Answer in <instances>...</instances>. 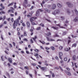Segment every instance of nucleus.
<instances>
[{"label":"nucleus","mask_w":78,"mask_h":78,"mask_svg":"<svg viewBox=\"0 0 78 78\" xmlns=\"http://www.w3.org/2000/svg\"><path fill=\"white\" fill-rule=\"evenodd\" d=\"M65 50L66 51H69V49L67 48H65Z\"/></svg>","instance_id":"obj_34"},{"label":"nucleus","mask_w":78,"mask_h":78,"mask_svg":"<svg viewBox=\"0 0 78 78\" xmlns=\"http://www.w3.org/2000/svg\"><path fill=\"white\" fill-rule=\"evenodd\" d=\"M37 36H35V37L34 38H32V39H33L34 41L35 42H36V39H37Z\"/></svg>","instance_id":"obj_12"},{"label":"nucleus","mask_w":78,"mask_h":78,"mask_svg":"<svg viewBox=\"0 0 78 78\" xmlns=\"http://www.w3.org/2000/svg\"><path fill=\"white\" fill-rule=\"evenodd\" d=\"M24 69H27V70H28V67L27 66H25L24 67Z\"/></svg>","instance_id":"obj_52"},{"label":"nucleus","mask_w":78,"mask_h":78,"mask_svg":"<svg viewBox=\"0 0 78 78\" xmlns=\"http://www.w3.org/2000/svg\"><path fill=\"white\" fill-rule=\"evenodd\" d=\"M54 37H59V35L57 34H56L55 36H54Z\"/></svg>","instance_id":"obj_59"},{"label":"nucleus","mask_w":78,"mask_h":78,"mask_svg":"<svg viewBox=\"0 0 78 78\" xmlns=\"http://www.w3.org/2000/svg\"><path fill=\"white\" fill-rule=\"evenodd\" d=\"M30 6H31L30 4H27V6H28V7H30Z\"/></svg>","instance_id":"obj_63"},{"label":"nucleus","mask_w":78,"mask_h":78,"mask_svg":"<svg viewBox=\"0 0 78 78\" xmlns=\"http://www.w3.org/2000/svg\"><path fill=\"white\" fill-rule=\"evenodd\" d=\"M52 28H53L54 30H58V28L56 27H52Z\"/></svg>","instance_id":"obj_17"},{"label":"nucleus","mask_w":78,"mask_h":78,"mask_svg":"<svg viewBox=\"0 0 78 78\" xmlns=\"http://www.w3.org/2000/svg\"><path fill=\"white\" fill-rule=\"evenodd\" d=\"M9 45L10 46L9 47L10 48H12V44H9Z\"/></svg>","instance_id":"obj_44"},{"label":"nucleus","mask_w":78,"mask_h":78,"mask_svg":"<svg viewBox=\"0 0 78 78\" xmlns=\"http://www.w3.org/2000/svg\"><path fill=\"white\" fill-rule=\"evenodd\" d=\"M11 9H12V11H11V12H13V13H14V11H13L14 10V8H13L12 7H11Z\"/></svg>","instance_id":"obj_31"},{"label":"nucleus","mask_w":78,"mask_h":78,"mask_svg":"<svg viewBox=\"0 0 78 78\" xmlns=\"http://www.w3.org/2000/svg\"><path fill=\"white\" fill-rule=\"evenodd\" d=\"M39 55V54H38V53H36V54L34 55V56H38Z\"/></svg>","instance_id":"obj_53"},{"label":"nucleus","mask_w":78,"mask_h":78,"mask_svg":"<svg viewBox=\"0 0 78 78\" xmlns=\"http://www.w3.org/2000/svg\"><path fill=\"white\" fill-rule=\"evenodd\" d=\"M5 17H6V16H3V18L2 19L3 21L4 20H5Z\"/></svg>","instance_id":"obj_49"},{"label":"nucleus","mask_w":78,"mask_h":78,"mask_svg":"<svg viewBox=\"0 0 78 78\" xmlns=\"http://www.w3.org/2000/svg\"><path fill=\"white\" fill-rule=\"evenodd\" d=\"M76 46V44L75 43L73 44L72 46V47H75Z\"/></svg>","instance_id":"obj_23"},{"label":"nucleus","mask_w":78,"mask_h":78,"mask_svg":"<svg viewBox=\"0 0 78 78\" xmlns=\"http://www.w3.org/2000/svg\"><path fill=\"white\" fill-rule=\"evenodd\" d=\"M39 25H41L43 27H44V24L42 23H41V24H39Z\"/></svg>","instance_id":"obj_33"},{"label":"nucleus","mask_w":78,"mask_h":78,"mask_svg":"<svg viewBox=\"0 0 78 78\" xmlns=\"http://www.w3.org/2000/svg\"><path fill=\"white\" fill-rule=\"evenodd\" d=\"M11 21L12 22H13V21H14V19H13V18H12L11 19Z\"/></svg>","instance_id":"obj_56"},{"label":"nucleus","mask_w":78,"mask_h":78,"mask_svg":"<svg viewBox=\"0 0 78 78\" xmlns=\"http://www.w3.org/2000/svg\"><path fill=\"white\" fill-rule=\"evenodd\" d=\"M5 14V12H0V14Z\"/></svg>","instance_id":"obj_32"},{"label":"nucleus","mask_w":78,"mask_h":78,"mask_svg":"<svg viewBox=\"0 0 78 78\" xmlns=\"http://www.w3.org/2000/svg\"><path fill=\"white\" fill-rule=\"evenodd\" d=\"M26 53L27 54H30V52H29L28 51H26Z\"/></svg>","instance_id":"obj_46"},{"label":"nucleus","mask_w":78,"mask_h":78,"mask_svg":"<svg viewBox=\"0 0 78 78\" xmlns=\"http://www.w3.org/2000/svg\"><path fill=\"white\" fill-rule=\"evenodd\" d=\"M61 18L62 19V20H63L64 19V17L63 16H61Z\"/></svg>","instance_id":"obj_43"},{"label":"nucleus","mask_w":78,"mask_h":78,"mask_svg":"<svg viewBox=\"0 0 78 78\" xmlns=\"http://www.w3.org/2000/svg\"><path fill=\"white\" fill-rule=\"evenodd\" d=\"M44 3H45V1H43L42 2V3H41V5L42 7H43V5H42V4L43 5H44Z\"/></svg>","instance_id":"obj_29"},{"label":"nucleus","mask_w":78,"mask_h":78,"mask_svg":"<svg viewBox=\"0 0 78 78\" xmlns=\"http://www.w3.org/2000/svg\"><path fill=\"white\" fill-rule=\"evenodd\" d=\"M72 59L73 60H76V56L75 55H74L73 56V57L72 58Z\"/></svg>","instance_id":"obj_20"},{"label":"nucleus","mask_w":78,"mask_h":78,"mask_svg":"<svg viewBox=\"0 0 78 78\" xmlns=\"http://www.w3.org/2000/svg\"><path fill=\"white\" fill-rule=\"evenodd\" d=\"M6 23H7L6 21H5L4 22L3 24L4 25H5L6 24Z\"/></svg>","instance_id":"obj_51"},{"label":"nucleus","mask_w":78,"mask_h":78,"mask_svg":"<svg viewBox=\"0 0 78 78\" xmlns=\"http://www.w3.org/2000/svg\"><path fill=\"white\" fill-rule=\"evenodd\" d=\"M60 12L59 10H56L54 11V12H52V14L54 15H56V14H59Z\"/></svg>","instance_id":"obj_2"},{"label":"nucleus","mask_w":78,"mask_h":78,"mask_svg":"<svg viewBox=\"0 0 78 78\" xmlns=\"http://www.w3.org/2000/svg\"><path fill=\"white\" fill-rule=\"evenodd\" d=\"M67 12L68 14H70V11H69V10H67Z\"/></svg>","instance_id":"obj_42"},{"label":"nucleus","mask_w":78,"mask_h":78,"mask_svg":"<svg viewBox=\"0 0 78 78\" xmlns=\"http://www.w3.org/2000/svg\"><path fill=\"white\" fill-rule=\"evenodd\" d=\"M46 36H50L51 35V33L50 32H48L47 34H46Z\"/></svg>","instance_id":"obj_21"},{"label":"nucleus","mask_w":78,"mask_h":78,"mask_svg":"<svg viewBox=\"0 0 78 78\" xmlns=\"http://www.w3.org/2000/svg\"><path fill=\"white\" fill-rule=\"evenodd\" d=\"M30 41L31 44H33L34 42L32 39H31Z\"/></svg>","instance_id":"obj_36"},{"label":"nucleus","mask_w":78,"mask_h":78,"mask_svg":"<svg viewBox=\"0 0 78 78\" xmlns=\"http://www.w3.org/2000/svg\"><path fill=\"white\" fill-rule=\"evenodd\" d=\"M26 24L27 25V27L30 28V22L27 21L26 22Z\"/></svg>","instance_id":"obj_8"},{"label":"nucleus","mask_w":78,"mask_h":78,"mask_svg":"<svg viewBox=\"0 0 78 78\" xmlns=\"http://www.w3.org/2000/svg\"><path fill=\"white\" fill-rule=\"evenodd\" d=\"M27 4H26V3H23V6L25 8H27V6L26 5Z\"/></svg>","instance_id":"obj_16"},{"label":"nucleus","mask_w":78,"mask_h":78,"mask_svg":"<svg viewBox=\"0 0 78 78\" xmlns=\"http://www.w3.org/2000/svg\"><path fill=\"white\" fill-rule=\"evenodd\" d=\"M73 22H78V17H76L75 18H74L73 20Z\"/></svg>","instance_id":"obj_6"},{"label":"nucleus","mask_w":78,"mask_h":78,"mask_svg":"<svg viewBox=\"0 0 78 78\" xmlns=\"http://www.w3.org/2000/svg\"><path fill=\"white\" fill-rule=\"evenodd\" d=\"M24 41H28V39H27V38H25L24 39H23Z\"/></svg>","instance_id":"obj_57"},{"label":"nucleus","mask_w":78,"mask_h":78,"mask_svg":"<svg viewBox=\"0 0 78 78\" xmlns=\"http://www.w3.org/2000/svg\"><path fill=\"white\" fill-rule=\"evenodd\" d=\"M31 65L33 66H36V64L34 63H32Z\"/></svg>","instance_id":"obj_39"},{"label":"nucleus","mask_w":78,"mask_h":78,"mask_svg":"<svg viewBox=\"0 0 78 78\" xmlns=\"http://www.w3.org/2000/svg\"><path fill=\"white\" fill-rule=\"evenodd\" d=\"M13 65H15V66H17V64L16 62H14V63H13Z\"/></svg>","instance_id":"obj_45"},{"label":"nucleus","mask_w":78,"mask_h":78,"mask_svg":"<svg viewBox=\"0 0 78 78\" xmlns=\"http://www.w3.org/2000/svg\"><path fill=\"white\" fill-rule=\"evenodd\" d=\"M22 25L23 27H25V23H23Z\"/></svg>","instance_id":"obj_60"},{"label":"nucleus","mask_w":78,"mask_h":78,"mask_svg":"<svg viewBox=\"0 0 78 78\" xmlns=\"http://www.w3.org/2000/svg\"><path fill=\"white\" fill-rule=\"evenodd\" d=\"M6 62H5L4 63V64L5 66H6Z\"/></svg>","instance_id":"obj_64"},{"label":"nucleus","mask_w":78,"mask_h":78,"mask_svg":"<svg viewBox=\"0 0 78 78\" xmlns=\"http://www.w3.org/2000/svg\"><path fill=\"white\" fill-rule=\"evenodd\" d=\"M63 47L62 46H60L59 47V49L60 50H62Z\"/></svg>","instance_id":"obj_30"},{"label":"nucleus","mask_w":78,"mask_h":78,"mask_svg":"<svg viewBox=\"0 0 78 78\" xmlns=\"http://www.w3.org/2000/svg\"><path fill=\"white\" fill-rule=\"evenodd\" d=\"M31 22L33 25H36V24H35V23L33 22V21H32V22Z\"/></svg>","instance_id":"obj_47"},{"label":"nucleus","mask_w":78,"mask_h":78,"mask_svg":"<svg viewBox=\"0 0 78 78\" xmlns=\"http://www.w3.org/2000/svg\"><path fill=\"white\" fill-rule=\"evenodd\" d=\"M23 35L24 36H27V32H24L23 33Z\"/></svg>","instance_id":"obj_28"},{"label":"nucleus","mask_w":78,"mask_h":78,"mask_svg":"<svg viewBox=\"0 0 78 78\" xmlns=\"http://www.w3.org/2000/svg\"><path fill=\"white\" fill-rule=\"evenodd\" d=\"M45 69H46V67H41V70H42V71H44L45 70Z\"/></svg>","instance_id":"obj_11"},{"label":"nucleus","mask_w":78,"mask_h":78,"mask_svg":"<svg viewBox=\"0 0 78 78\" xmlns=\"http://www.w3.org/2000/svg\"><path fill=\"white\" fill-rule=\"evenodd\" d=\"M51 50H55V47L53 46L51 47Z\"/></svg>","instance_id":"obj_27"},{"label":"nucleus","mask_w":78,"mask_h":78,"mask_svg":"<svg viewBox=\"0 0 78 78\" xmlns=\"http://www.w3.org/2000/svg\"><path fill=\"white\" fill-rule=\"evenodd\" d=\"M66 34V32H64L62 34V36H64L65 34Z\"/></svg>","instance_id":"obj_38"},{"label":"nucleus","mask_w":78,"mask_h":78,"mask_svg":"<svg viewBox=\"0 0 78 78\" xmlns=\"http://www.w3.org/2000/svg\"><path fill=\"white\" fill-rule=\"evenodd\" d=\"M41 27H38L36 29L37 30H41Z\"/></svg>","instance_id":"obj_26"},{"label":"nucleus","mask_w":78,"mask_h":78,"mask_svg":"<svg viewBox=\"0 0 78 78\" xmlns=\"http://www.w3.org/2000/svg\"><path fill=\"white\" fill-rule=\"evenodd\" d=\"M74 11H75L76 14L77 15H78V11H77V10H76V9H74Z\"/></svg>","instance_id":"obj_14"},{"label":"nucleus","mask_w":78,"mask_h":78,"mask_svg":"<svg viewBox=\"0 0 78 78\" xmlns=\"http://www.w3.org/2000/svg\"><path fill=\"white\" fill-rule=\"evenodd\" d=\"M56 7V5L55 4H53L52 6V9H55Z\"/></svg>","instance_id":"obj_9"},{"label":"nucleus","mask_w":78,"mask_h":78,"mask_svg":"<svg viewBox=\"0 0 78 78\" xmlns=\"http://www.w3.org/2000/svg\"><path fill=\"white\" fill-rule=\"evenodd\" d=\"M1 38L2 39V41H3V40H4L3 38V36H2V35H1Z\"/></svg>","instance_id":"obj_50"},{"label":"nucleus","mask_w":78,"mask_h":78,"mask_svg":"<svg viewBox=\"0 0 78 78\" xmlns=\"http://www.w3.org/2000/svg\"><path fill=\"white\" fill-rule=\"evenodd\" d=\"M46 37L47 39V41H50V39H49V38L47 37Z\"/></svg>","instance_id":"obj_41"},{"label":"nucleus","mask_w":78,"mask_h":78,"mask_svg":"<svg viewBox=\"0 0 78 78\" xmlns=\"http://www.w3.org/2000/svg\"><path fill=\"white\" fill-rule=\"evenodd\" d=\"M23 3H26L28 4V0H24V2Z\"/></svg>","instance_id":"obj_24"},{"label":"nucleus","mask_w":78,"mask_h":78,"mask_svg":"<svg viewBox=\"0 0 78 78\" xmlns=\"http://www.w3.org/2000/svg\"><path fill=\"white\" fill-rule=\"evenodd\" d=\"M50 41H55V40L51 39H50Z\"/></svg>","instance_id":"obj_61"},{"label":"nucleus","mask_w":78,"mask_h":78,"mask_svg":"<svg viewBox=\"0 0 78 78\" xmlns=\"http://www.w3.org/2000/svg\"><path fill=\"white\" fill-rule=\"evenodd\" d=\"M67 58H64V61H67Z\"/></svg>","instance_id":"obj_40"},{"label":"nucleus","mask_w":78,"mask_h":78,"mask_svg":"<svg viewBox=\"0 0 78 78\" xmlns=\"http://www.w3.org/2000/svg\"><path fill=\"white\" fill-rule=\"evenodd\" d=\"M52 77H55V74H54V73H52Z\"/></svg>","instance_id":"obj_55"},{"label":"nucleus","mask_w":78,"mask_h":78,"mask_svg":"<svg viewBox=\"0 0 78 78\" xmlns=\"http://www.w3.org/2000/svg\"><path fill=\"white\" fill-rule=\"evenodd\" d=\"M63 60H61L60 61V63H61V64H62V63H63Z\"/></svg>","instance_id":"obj_62"},{"label":"nucleus","mask_w":78,"mask_h":78,"mask_svg":"<svg viewBox=\"0 0 78 78\" xmlns=\"http://www.w3.org/2000/svg\"><path fill=\"white\" fill-rule=\"evenodd\" d=\"M29 75L30 76V77H31V78H33V76H32V74H29Z\"/></svg>","instance_id":"obj_58"},{"label":"nucleus","mask_w":78,"mask_h":78,"mask_svg":"<svg viewBox=\"0 0 78 78\" xmlns=\"http://www.w3.org/2000/svg\"><path fill=\"white\" fill-rule=\"evenodd\" d=\"M34 51H35L36 52H37V53H38V52H39V50L38 49H35Z\"/></svg>","instance_id":"obj_37"},{"label":"nucleus","mask_w":78,"mask_h":78,"mask_svg":"<svg viewBox=\"0 0 78 78\" xmlns=\"http://www.w3.org/2000/svg\"><path fill=\"white\" fill-rule=\"evenodd\" d=\"M15 21H14V23L13 24V27L14 29H15V28H16V26H15Z\"/></svg>","instance_id":"obj_19"},{"label":"nucleus","mask_w":78,"mask_h":78,"mask_svg":"<svg viewBox=\"0 0 78 78\" xmlns=\"http://www.w3.org/2000/svg\"><path fill=\"white\" fill-rule=\"evenodd\" d=\"M9 61L10 62V63L12 64V59L10 58H9L8 59Z\"/></svg>","instance_id":"obj_13"},{"label":"nucleus","mask_w":78,"mask_h":78,"mask_svg":"<svg viewBox=\"0 0 78 78\" xmlns=\"http://www.w3.org/2000/svg\"><path fill=\"white\" fill-rule=\"evenodd\" d=\"M39 11L40 12H42L43 10L41 9H39L36 12V14L35 15L36 16L38 17L39 15Z\"/></svg>","instance_id":"obj_1"},{"label":"nucleus","mask_w":78,"mask_h":78,"mask_svg":"<svg viewBox=\"0 0 78 78\" xmlns=\"http://www.w3.org/2000/svg\"><path fill=\"white\" fill-rule=\"evenodd\" d=\"M57 5L59 8H61L62 7V5L61 4L58 3L57 4Z\"/></svg>","instance_id":"obj_22"},{"label":"nucleus","mask_w":78,"mask_h":78,"mask_svg":"<svg viewBox=\"0 0 78 78\" xmlns=\"http://www.w3.org/2000/svg\"><path fill=\"white\" fill-rule=\"evenodd\" d=\"M42 44H45V42L44 41H42L41 42Z\"/></svg>","instance_id":"obj_54"},{"label":"nucleus","mask_w":78,"mask_h":78,"mask_svg":"<svg viewBox=\"0 0 78 78\" xmlns=\"http://www.w3.org/2000/svg\"><path fill=\"white\" fill-rule=\"evenodd\" d=\"M37 19V17H32L30 18V21L31 22H33L34 20V19Z\"/></svg>","instance_id":"obj_5"},{"label":"nucleus","mask_w":78,"mask_h":78,"mask_svg":"<svg viewBox=\"0 0 78 78\" xmlns=\"http://www.w3.org/2000/svg\"><path fill=\"white\" fill-rule=\"evenodd\" d=\"M66 5H68V6L69 8H72L73 6V4H72L70 2H66Z\"/></svg>","instance_id":"obj_4"},{"label":"nucleus","mask_w":78,"mask_h":78,"mask_svg":"<svg viewBox=\"0 0 78 78\" xmlns=\"http://www.w3.org/2000/svg\"><path fill=\"white\" fill-rule=\"evenodd\" d=\"M65 72L66 73H67V75H69V76H70L71 75V73H70V72H67V71L65 70Z\"/></svg>","instance_id":"obj_10"},{"label":"nucleus","mask_w":78,"mask_h":78,"mask_svg":"<svg viewBox=\"0 0 78 78\" xmlns=\"http://www.w3.org/2000/svg\"><path fill=\"white\" fill-rule=\"evenodd\" d=\"M45 11H47V12H50V10H48V9H45Z\"/></svg>","instance_id":"obj_35"},{"label":"nucleus","mask_w":78,"mask_h":78,"mask_svg":"<svg viewBox=\"0 0 78 78\" xmlns=\"http://www.w3.org/2000/svg\"><path fill=\"white\" fill-rule=\"evenodd\" d=\"M32 16V15L31 14V13H29V14L27 15V16L28 17H31V16Z\"/></svg>","instance_id":"obj_25"},{"label":"nucleus","mask_w":78,"mask_h":78,"mask_svg":"<svg viewBox=\"0 0 78 78\" xmlns=\"http://www.w3.org/2000/svg\"><path fill=\"white\" fill-rule=\"evenodd\" d=\"M6 75L7 76H8L9 78H10V76L9 75V74L8 72H6Z\"/></svg>","instance_id":"obj_15"},{"label":"nucleus","mask_w":78,"mask_h":78,"mask_svg":"<svg viewBox=\"0 0 78 78\" xmlns=\"http://www.w3.org/2000/svg\"><path fill=\"white\" fill-rule=\"evenodd\" d=\"M34 8V6H32L31 7V8H30V10H31V9H33V8Z\"/></svg>","instance_id":"obj_48"},{"label":"nucleus","mask_w":78,"mask_h":78,"mask_svg":"<svg viewBox=\"0 0 78 78\" xmlns=\"http://www.w3.org/2000/svg\"><path fill=\"white\" fill-rule=\"evenodd\" d=\"M59 58L60 59H62V57H61V56H62V52H60L59 53Z\"/></svg>","instance_id":"obj_7"},{"label":"nucleus","mask_w":78,"mask_h":78,"mask_svg":"<svg viewBox=\"0 0 78 78\" xmlns=\"http://www.w3.org/2000/svg\"><path fill=\"white\" fill-rule=\"evenodd\" d=\"M15 24L16 25V27H17V25H19V26H20V24H19V19H17L16 20V21H15Z\"/></svg>","instance_id":"obj_3"},{"label":"nucleus","mask_w":78,"mask_h":78,"mask_svg":"<svg viewBox=\"0 0 78 78\" xmlns=\"http://www.w3.org/2000/svg\"><path fill=\"white\" fill-rule=\"evenodd\" d=\"M14 4V2H12L11 3L9 4L8 5V6L9 7V6H12V5Z\"/></svg>","instance_id":"obj_18"}]
</instances>
